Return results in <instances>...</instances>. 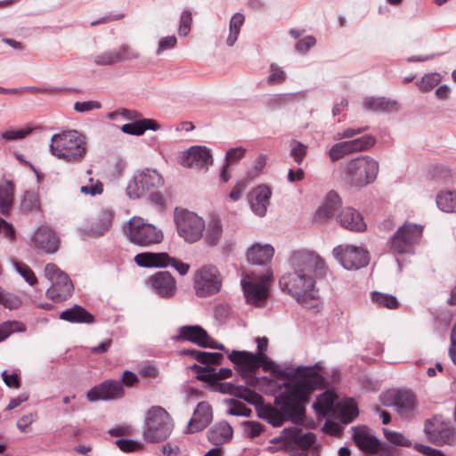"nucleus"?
Segmentation results:
<instances>
[{"label": "nucleus", "mask_w": 456, "mask_h": 456, "mask_svg": "<svg viewBox=\"0 0 456 456\" xmlns=\"http://www.w3.org/2000/svg\"><path fill=\"white\" fill-rule=\"evenodd\" d=\"M119 116L128 120H134V122L122 126L121 131L125 134L141 135L146 130L157 131L159 128V125L154 119L142 118L137 120V118L141 117V114L135 110L127 109H119L110 112L108 114V118L114 120Z\"/></svg>", "instance_id": "nucleus-13"}, {"label": "nucleus", "mask_w": 456, "mask_h": 456, "mask_svg": "<svg viewBox=\"0 0 456 456\" xmlns=\"http://www.w3.org/2000/svg\"><path fill=\"white\" fill-rule=\"evenodd\" d=\"M306 155V146L302 142L293 141L290 143V156L297 164H301Z\"/></svg>", "instance_id": "nucleus-54"}, {"label": "nucleus", "mask_w": 456, "mask_h": 456, "mask_svg": "<svg viewBox=\"0 0 456 456\" xmlns=\"http://www.w3.org/2000/svg\"><path fill=\"white\" fill-rule=\"evenodd\" d=\"M0 304L3 305L5 308L12 310L20 307L21 305V301L17 296L8 292H4V290L1 289Z\"/></svg>", "instance_id": "nucleus-53"}, {"label": "nucleus", "mask_w": 456, "mask_h": 456, "mask_svg": "<svg viewBox=\"0 0 456 456\" xmlns=\"http://www.w3.org/2000/svg\"><path fill=\"white\" fill-rule=\"evenodd\" d=\"M382 403L393 407L398 414L407 416L414 410L416 398L408 391H392L382 396Z\"/></svg>", "instance_id": "nucleus-19"}, {"label": "nucleus", "mask_w": 456, "mask_h": 456, "mask_svg": "<svg viewBox=\"0 0 456 456\" xmlns=\"http://www.w3.org/2000/svg\"><path fill=\"white\" fill-rule=\"evenodd\" d=\"M225 403L228 405L227 413L233 416L249 417L251 410L236 399H227Z\"/></svg>", "instance_id": "nucleus-48"}, {"label": "nucleus", "mask_w": 456, "mask_h": 456, "mask_svg": "<svg viewBox=\"0 0 456 456\" xmlns=\"http://www.w3.org/2000/svg\"><path fill=\"white\" fill-rule=\"evenodd\" d=\"M113 214L108 209H102L99 212L97 217L91 224L89 233L101 236L104 234L111 226Z\"/></svg>", "instance_id": "nucleus-33"}, {"label": "nucleus", "mask_w": 456, "mask_h": 456, "mask_svg": "<svg viewBox=\"0 0 456 456\" xmlns=\"http://www.w3.org/2000/svg\"><path fill=\"white\" fill-rule=\"evenodd\" d=\"M335 400L336 395L333 392L325 391L317 397L314 408L319 413L326 415L336 411Z\"/></svg>", "instance_id": "nucleus-39"}, {"label": "nucleus", "mask_w": 456, "mask_h": 456, "mask_svg": "<svg viewBox=\"0 0 456 456\" xmlns=\"http://www.w3.org/2000/svg\"><path fill=\"white\" fill-rule=\"evenodd\" d=\"M338 221L344 228L354 231L362 232L366 228L362 215L352 208H345L338 216Z\"/></svg>", "instance_id": "nucleus-29"}, {"label": "nucleus", "mask_w": 456, "mask_h": 456, "mask_svg": "<svg viewBox=\"0 0 456 456\" xmlns=\"http://www.w3.org/2000/svg\"><path fill=\"white\" fill-rule=\"evenodd\" d=\"M232 437V428L225 421L214 425L208 432V440L215 445L223 444Z\"/></svg>", "instance_id": "nucleus-31"}, {"label": "nucleus", "mask_w": 456, "mask_h": 456, "mask_svg": "<svg viewBox=\"0 0 456 456\" xmlns=\"http://www.w3.org/2000/svg\"><path fill=\"white\" fill-rule=\"evenodd\" d=\"M229 360L234 364V368L243 378L249 377L260 366L265 370L273 364L267 360L265 354H252L247 351L233 350L228 354Z\"/></svg>", "instance_id": "nucleus-11"}, {"label": "nucleus", "mask_w": 456, "mask_h": 456, "mask_svg": "<svg viewBox=\"0 0 456 456\" xmlns=\"http://www.w3.org/2000/svg\"><path fill=\"white\" fill-rule=\"evenodd\" d=\"M371 299L379 306L387 307L388 309H395L398 306V301L395 297L389 294L372 292Z\"/></svg>", "instance_id": "nucleus-47"}, {"label": "nucleus", "mask_w": 456, "mask_h": 456, "mask_svg": "<svg viewBox=\"0 0 456 456\" xmlns=\"http://www.w3.org/2000/svg\"><path fill=\"white\" fill-rule=\"evenodd\" d=\"M442 77L439 73H429L423 76L420 79L417 80L416 85L422 92H428L436 86Z\"/></svg>", "instance_id": "nucleus-44"}, {"label": "nucleus", "mask_w": 456, "mask_h": 456, "mask_svg": "<svg viewBox=\"0 0 456 456\" xmlns=\"http://www.w3.org/2000/svg\"><path fill=\"white\" fill-rule=\"evenodd\" d=\"M272 273H251L245 274L241 279V286L247 303L263 306L269 297V281Z\"/></svg>", "instance_id": "nucleus-7"}, {"label": "nucleus", "mask_w": 456, "mask_h": 456, "mask_svg": "<svg viewBox=\"0 0 456 456\" xmlns=\"http://www.w3.org/2000/svg\"><path fill=\"white\" fill-rule=\"evenodd\" d=\"M335 411L338 413V417L340 421L345 424L353 421V419L359 414L358 408L352 399L338 403L336 405Z\"/></svg>", "instance_id": "nucleus-35"}, {"label": "nucleus", "mask_w": 456, "mask_h": 456, "mask_svg": "<svg viewBox=\"0 0 456 456\" xmlns=\"http://www.w3.org/2000/svg\"><path fill=\"white\" fill-rule=\"evenodd\" d=\"M425 432L436 444L452 445L456 443L455 429L450 420L442 416H435L425 423Z\"/></svg>", "instance_id": "nucleus-15"}, {"label": "nucleus", "mask_w": 456, "mask_h": 456, "mask_svg": "<svg viewBox=\"0 0 456 456\" xmlns=\"http://www.w3.org/2000/svg\"><path fill=\"white\" fill-rule=\"evenodd\" d=\"M334 257L345 269L357 270L369 262L368 252L360 247L339 245L333 249Z\"/></svg>", "instance_id": "nucleus-16"}, {"label": "nucleus", "mask_w": 456, "mask_h": 456, "mask_svg": "<svg viewBox=\"0 0 456 456\" xmlns=\"http://www.w3.org/2000/svg\"><path fill=\"white\" fill-rule=\"evenodd\" d=\"M181 165L196 169H208L213 163L210 151L205 146H192L181 159Z\"/></svg>", "instance_id": "nucleus-21"}, {"label": "nucleus", "mask_w": 456, "mask_h": 456, "mask_svg": "<svg viewBox=\"0 0 456 456\" xmlns=\"http://www.w3.org/2000/svg\"><path fill=\"white\" fill-rule=\"evenodd\" d=\"M151 283L157 294L163 297H170L175 295V281L167 272H159L151 278Z\"/></svg>", "instance_id": "nucleus-27"}, {"label": "nucleus", "mask_w": 456, "mask_h": 456, "mask_svg": "<svg viewBox=\"0 0 456 456\" xmlns=\"http://www.w3.org/2000/svg\"><path fill=\"white\" fill-rule=\"evenodd\" d=\"M436 205L446 213L456 212V191H442L436 195Z\"/></svg>", "instance_id": "nucleus-38"}, {"label": "nucleus", "mask_w": 456, "mask_h": 456, "mask_svg": "<svg viewBox=\"0 0 456 456\" xmlns=\"http://www.w3.org/2000/svg\"><path fill=\"white\" fill-rule=\"evenodd\" d=\"M101 107V103L97 101L77 102L73 105L74 110L81 113L88 112L93 110H98Z\"/></svg>", "instance_id": "nucleus-59"}, {"label": "nucleus", "mask_w": 456, "mask_h": 456, "mask_svg": "<svg viewBox=\"0 0 456 456\" xmlns=\"http://www.w3.org/2000/svg\"><path fill=\"white\" fill-rule=\"evenodd\" d=\"M204 240L208 246H216L221 240L223 235V226L221 219L218 216H211L206 224Z\"/></svg>", "instance_id": "nucleus-32"}, {"label": "nucleus", "mask_w": 456, "mask_h": 456, "mask_svg": "<svg viewBox=\"0 0 456 456\" xmlns=\"http://www.w3.org/2000/svg\"><path fill=\"white\" fill-rule=\"evenodd\" d=\"M352 430L354 441L360 450L370 453L379 452L380 443L370 428L363 426L354 427Z\"/></svg>", "instance_id": "nucleus-22"}, {"label": "nucleus", "mask_w": 456, "mask_h": 456, "mask_svg": "<svg viewBox=\"0 0 456 456\" xmlns=\"http://www.w3.org/2000/svg\"><path fill=\"white\" fill-rule=\"evenodd\" d=\"M232 370L229 368H221L219 370H216L215 368H211L209 370H206L204 374H199L198 379L202 381H216L220 379H225L232 377Z\"/></svg>", "instance_id": "nucleus-43"}, {"label": "nucleus", "mask_w": 456, "mask_h": 456, "mask_svg": "<svg viewBox=\"0 0 456 456\" xmlns=\"http://www.w3.org/2000/svg\"><path fill=\"white\" fill-rule=\"evenodd\" d=\"M174 422L169 413L160 406L148 410L142 428L143 439L150 443L166 440L172 433Z\"/></svg>", "instance_id": "nucleus-4"}, {"label": "nucleus", "mask_w": 456, "mask_h": 456, "mask_svg": "<svg viewBox=\"0 0 456 456\" xmlns=\"http://www.w3.org/2000/svg\"><path fill=\"white\" fill-rule=\"evenodd\" d=\"M49 151L53 156L65 162H80L87 153L86 135L77 130L54 134L51 137Z\"/></svg>", "instance_id": "nucleus-3"}, {"label": "nucleus", "mask_w": 456, "mask_h": 456, "mask_svg": "<svg viewBox=\"0 0 456 456\" xmlns=\"http://www.w3.org/2000/svg\"><path fill=\"white\" fill-rule=\"evenodd\" d=\"M192 23V14L190 10H183L180 16V24L178 28V34L181 37L189 35Z\"/></svg>", "instance_id": "nucleus-51"}, {"label": "nucleus", "mask_w": 456, "mask_h": 456, "mask_svg": "<svg viewBox=\"0 0 456 456\" xmlns=\"http://www.w3.org/2000/svg\"><path fill=\"white\" fill-rule=\"evenodd\" d=\"M31 132V128L10 129L2 133L1 137L6 141L20 140L26 137Z\"/></svg>", "instance_id": "nucleus-56"}, {"label": "nucleus", "mask_w": 456, "mask_h": 456, "mask_svg": "<svg viewBox=\"0 0 456 456\" xmlns=\"http://www.w3.org/2000/svg\"><path fill=\"white\" fill-rule=\"evenodd\" d=\"M177 43V39L175 36H168L163 37L159 43V48L157 54H160L165 50L173 48Z\"/></svg>", "instance_id": "nucleus-62"}, {"label": "nucleus", "mask_w": 456, "mask_h": 456, "mask_svg": "<svg viewBox=\"0 0 456 456\" xmlns=\"http://www.w3.org/2000/svg\"><path fill=\"white\" fill-rule=\"evenodd\" d=\"M245 17L240 12H236L232 15L229 24V35L226 39V44L229 46H232L238 39V36L240 32V28L243 25Z\"/></svg>", "instance_id": "nucleus-40"}, {"label": "nucleus", "mask_w": 456, "mask_h": 456, "mask_svg": "<svg viewBox=\"0 0 456 456\" xmlns=\"http://www.w3.org/2000/svg\"><path fill=\"white\" fill-rule=\"evenodd\" d=\"M315 38L312 36H308V37H305V38H303L302 40H300L299 42H297V44L296 45V49L299 52V53H305L307 52L312 46H314L315 45Z\"/></svg>", "instance_id": "nucleus-63"}, {"label": "nucleus", "mask_w": 456, "mask_h": 456, "mask_svg": "<svg viewBox=\"0 0 456 456\" xmlns=\"http://www.w3.org/2000/svg\"><path fill=\"white\" fill-rule=\"evenodd\" d=\"M364 110L373 112H395L397 102L386 97H366L362 101Z\"/></svg>", "instance_id": "nucleus-30"}, {"label": "nucleus", "mask_w": 456, "mask_h": 456, "mask_svg": "<svg viewBox=\"0 0 456 456\" xmlns=\"http://www.w3.org/2000/svg\"><path fill=\"white\" fill-rule=\"evenodd\" d=\"M289 263L292 271L280 279L281 289L305 308L314 307L318 296L315 283L325 274L324 261L313 251L299 250L293 253Z\"/></svg>", "instance_id": "nucleus-2"}, {"label": "nucleus", "mask_w": 456, "mask_h": 456, "mask_svg": "<svg viewBox=\"0 0 456 456\" xmlns=\"http://www.w3.org/2000/svg\"><path fill=\"white\" fill-rule=\"evenodd\" d=\"M351 142L356 153L360 151H368L370 148H372L376 143V139L374 136L370 134H365L359 138L351 140Z\"/></svg>", "instance_id": "nucleus-49"}, {"label": "nucleus", "mask_w": 456, "mask_h": 456, "mask_svg": "<svg viewBox=\"0 0 456 456\" xmlns=\"http://www.w3.org/2000/svg\"><path fill=\"white\" fill-rule=\"evenodd\" d=\"M273 252L270 244L255 243L248 249L246 257L248 263L264 265L271 261Z\"/></svg>", "instance_id": "nucleus-28"}, {"label": "nucleus", "mask_w": 456, "mask_h": 456, "mask_svg": "<svg viewBox=\"0 0 456 456\" xmlns=\"http://www.w3.org/2000/svg\"><path fill=\"white\" fill-rule=\"evenodd\" d=\"M60 317L71 322L92 323L94 322V316L79 305L63 311Z\"/></svg>", "instance_id": "nucleus-34"}, {"label": "nucleus", "mask_w": 456, "mask_h": 456, "mask_svg": "<svg viewBox=\"0 0 456 456\" xmlns=\"http://www.w3.org/2000/svg\"><path fill=\"white\" fill-rule=\"evenodd\" d=\"M89 184L84 185L80 188V191L84 194H89L91 196L100 195L102 193L103 185L100 180H94L90 177L88 179Z\"/></svg>", "instance_id": "nucleus-55"}, {"label": "nucleus", "mask_w": 456, "mask_h": 456, "mask_svg": "<svg viewBox=\"0 0 456 456\" xmlns=\"http://www.w3.org/2000/svg\"><path fill=\"white\" fill-rule=\"evenodd\" d=\"M423 228L421 225L405 223L391 239V248L398 254L412 252L414 245L419 240Z\"/></svg>", "instance_id": "nucleus-14"}, {"label": "nucleus", "mask_w": 456, "mask_h": 456, "mask_svg": "<svg viewBox=\"0 0 456 456\" xmlns=\"http://www.w3.org/2000/svg\"><path fill=\"white\" fill-rule=\"evenodd\" d=\"M319 364L298 366L295 370H277V378L283 380L284 390L276 397L279 409L263 403V397L245 387L230 386L222 389L238 398L243 399L256 408L260 419L267 420L273 427H281L286 420L296 425L301 424L305 417V404L312 391L324 386L323 377L318 373Z\"/></svg>", "instance_id": "nucleus-1"}, {"label": "nucleus", "mask_w": 456, "mask_h": 456, "mask_svg": "<svg viewBox=\"0 0 456 456\" xmlns=\"http://www.w3.org/2000/svg\"><path fill=\"white\" fill-rule=\"evenodd\" d=\"M134 262L142 267H166L173 266L181 275H185L190 265L180 260L169 256L167 253H140L134 256Z\"/></svg>", "instance_id": "nucleus-17"}, {"label": "nucleus", "mask_w": 456, "mask_h": 456, "mask_svg": "<svg viewBox=\"0 0 456 456\" xmlns=\"http://www.w3.org/2000/svg\"><path fill=\"white\" fill-rule=\"evenodd\" d=\"M272 191L266 185H258L249 193V203L252 211L264 216L267 211Z\"/></svg>", "instance_id": "nucleus-26"}, {"label": "nucleus", "mask_w": 456, "mask_h": 456, "mask_svg": "<svg viewBox=\"0 0 456 456\" xmlns=\"http://www.w3.org/2000/svg\"><path fill=\"white\" fill-rule=\"evenodd\" d=\"M116 51L118 57V62L131 61L140 57V53L135 49L126 44L120 45Z\"/></svg>", "instance_id": "nucleus-50"}, {"label": "nucleus", "mask_w": 456, "mask_h": 456, "mask_svg": "<svg viewBox=\"0 0 456 456\" xmlns=\"http://www.w3.org/2000/svg\"><path fill=\"white\" fill-rule=\"evenodd\" d=\"M284 436L289 444L302 450L309 449L315 442L316 436L312 432H304L298 427H291L283 430Z\"/></svg>", "instance_id": "nucleus-25"}, {"label": "nucleus", "mask_w": 456, "mask_h": 456, "mask_svg": "<svg viewBox=\"0 0 456 456\" xmlns=\"http://www.w3.org/2000/svg\"><path fill=\"white\" fill-rule=\"evenodd\" d=\"M244 426L245 432L250 437H256L262 432V426L258 422L246 421Z\"/></svg>", "instance_id": "nucleus-64"}, {"label": "nucleus", "mask_w": 456, "mask_h": 456, "mask_svg": "<svg viewBox=\"0 0 456 456\" xmlns=\"http://www.w3.org/2000/svg\"><path fill=\"white\" fill-rule=\"evenodd\" d=\"M116 444L125 452H135L142 448V444L139 442L126 438L118 439Z\"/></svg>", "instance_id": "nucleus-58"}, {"label": "nucleus", "mask_w": 456, "mask_h": 456, "mask_svg": "<svg viewBox=\"0 0 456 456\" xmlns=\"http://www.w3.org/2000/svg\"><path fill=\"white\" fill-rule=\"evenodd\" d=\"M174 221L178 235L188 243H195L203 238L206 228L204 219L187 209L175 208Z\"/></svg>", "instance_id": "nucleus-6"}, {"label": "nucleus", "mask_w": 456, "mask_h": 456, "mask_svg": "<svg viewBox=\"0 0 456 456\" xmlns=\"http://www.w3.org/2000/svg\"><path fill=\"white\" fill-rule=\"evenodd\" d=\"M124 395L123 385L118 380H105L104 382L94 386L86 393V398L89 402L110 401L121 398Z\"/></svg>", "instance_id": "nucleus-20"}, {"label": "nucleus", "mask_w": 456, "mask_h": 456, "mask_svg": "<svg viewBox=\"0 0 456 456\" xmlns=\"http://www.w3.org/2000/svg\"><path fill=\"white\" fill-rule=\"evenodd\" d=\"M40 207L37 194L32 191H27L21 201V208L24 211L38 210Z\"/></svg>", "instance_id": "nucleus-52"}, {"label": "nucleus", "mask_w": 456, "mask_h": 456, "mask_svg": "<svg viewBox=\"0 0 456 456\" xmlns=\"http://www.w3.org/2000/svg\"><path fill=\"white\" fill-rule=\"evenodd\" d=\"M26 327L23 323L15 321H7L0 324V342L6 339L12 333L15 331L23 332Z\"/></svg>", "instance_id": "nucleus-46"}, {"label": "nucleus", "mask_w": 456, "mask_h": 456, "mask_svg": "<svg viewBox=\"0 0 456 456\" xmlns=\"http://www.w3.org/2000/svg\"><path fill=\"white\" fill-rule=\"evenodd\" d=\"M341 200L338 194L330 191L327 194L324 203L317 211L318 217H331L335 215V212L339 208Z\"/></svg>", "instance_id": "nucleus-36"}, {"label": "nucleus", "mask_w": 456, "mask_h": 456, "mask_svg": "<svg viewBox=\"0 0 456 456\" xmlns=\"http://www.w3.org/2000/svg\"><path fill=\"white\" fill-rule=\"evenodd\" d=\"M161 175L156 169L145 168L138 171L126 186V194L130 199L144 196L151 189L163 184Z\"/></svg>", "instance_id": "nucleus-10"}, {"label": "nucleus", "mask_w": 456, "mask_h": 456, "mask_svg": "<svg viewBox=\"0 0 456 456\" xmlns=\"http://www.w3.org/2000/svg\"><path fill=\"white\" fill-rule=\"evenodd\" d=\"M183 354L192 356L195 360L203 364L219 363L224 358L223 354L220 353H208L195 349L184 350Z\"/></svg>", "instance_id": "nucleus-41"}, {"label": "nucleus", "mask_w": 456, "mask_h": 456, "mask_svg": "<svg viewBox=\"0 0 456 456\" xmlns=\"http://www.w3.org/2000/svg\"><path fill=\"white\" fill-rule=\"evenodd\" d=\"M127 236L132 243L141 247L158 244L163 240L161 230L136 216L131 218L128 223Z\"/></svg>", "instance_id": "nucleus-9"}, {"label": "nucleus", "mask_w": 456, "mask_h": 456, "mask_svg": "<svg viewBox=\"0 0 456 456\" xmlns=\"http://www.w3.org/2000/svg\"><path fill=\"white\" fill-rule=\"evenodd\" d=\"M176 339L190 341L205 348L209 347L224 350L223 345H218L217 342L214 341L207 331L199 325H186L181 327Z\"/></svg>", "instance_id": "nucleus-18"}, {"label": "nucleus", "mask_w": 456, "mask_h": 456, "mask_svg": "<svg viewBox=\"0 0 456 456\" xmlns=\"http://www.w3.org/2000/svg\"><path fill=\"white\" fill-rule=\"evenodd\" d=\"M13 201V185L10 181L0 183V212L7 215Z\"/></svg>", "instance_id": "nucleus-37"}, {"label": "nucleus", "mask_w": 456, "mask_h": 456, "mask_svg": "<svg viewBox=\"0 0 456 456\" xmlns=\"http://www.w3.org/2000/svg\"><path fill=\"white\" fill-rule=\"evenodd\" d=\"M44 275L51 282V286L45 292L49 299L61 302L71 296L74 289L73 283L56 265L47 264L44 269Z\"/></svg>", "instance_id": "nucleus-8"}, {"label": "nucleus", "mask_w": 456, "mask_h": 456, "mask_svg": "<svg viewBox=\"0 0 456 456\" xmlns=\"http://www.w3.org/2000/svg\"><path fill=\"white\" fill-rule=\"evenodd\" d=\"M286 75L283 70L276 64L271 65V74L268 77V81L271 84H279L285 80Z\"/></svg>", "instance_id": "nucleus-61"}, {"label": "nucleus", "mask_w": 456, "mask_h": 456, "mask_svg": "<svg viewBox=\"0 0 456 456\" xmlns=\"http://www.w3.org/2000/svg\"><path fill=\"white\" fill-rule=\"evenodd\" d=\"M384 435L391 444L403 446L410 445V441L401 433L384 428Z\"/></svg>", "instance_id": "nucleus-57"}, {"label": "nucleus", "mask_w": 456, "mask_h": 456, "mask_svg": "<svg viewBox=\"0 0 456 456\" xmlns=\"http://www.w3.org/2000/svg\"><path fill=\"white\" fill-rule=\"evenodd\" d=\"M12 266L14 267L15 271L30 285L33 286L37 284V278L33 272V270L26 264L12 261Z\"/></svg>", "instance_id": "nucleus-45"}, {"label": "nucleus", "mask_w": 456, "mask_h": 456, "mask_svg": "<svg viewBox=\"0 0 456 456\" xmlns=\"http://www.w3.org/2000/svg\"><path fill=\"white\" fill-rule=\"evenodd\" d=\"M213 412L210 404L200 402L194 410L193 415L187 427L188 433H195L203 430L212 421Z\"/></svg>", "instance_id": "nucleus-23"}, {"label": "nucleus", "mask_w": 456, "mask_h": 456, "mask_svg": "<svg viewBox=\"0 0 456 456\" xmlns=\"http://www.w3.org/2000/svg\"><path fill=\"white\" fill-rule=\"evenodd\" d=\"M116 49L100 52L93 56V62L97 66H113L118 63Z\"/></svg>", "instance_id": "nucleus-42"}, {"label": "nucleus", "mask_w": 456, "mask_h": 456, "mask_svg": "<svg viewBox=\"0 0 456 456\" xmlns=\"http://www.w3.org/2000/svg\"><path fill=\"white\" fill-rule=\"evenodd\" d=\"M379 170V165L375 159L368 155H362L347 161L346 165V181L351 186L361 189L376 180Z\"/></svg>", "instance_id": "nucleus-5"}, {"label": "nucleus", "mask_w": 456, "mask_h": 456, "mask_svg": "<svg viewBox=\"0 0 456 456\" xmlns=\"http://www.w3.org/2000/svg\"><path fill=\"white\" fill-rule=\"evenodd\" d=\"M222 287V277L214 265H204L194 274V289L200 297L216 294Z\"/></svg>", "instance_id": "nucleus-12"}, {"label": "nucleus", "mask_w": 456, "mask_h": 456, "mask_svg": "<svg viewBox=\"0 0 456 456\" xmlns=\"http://www.w3.org/2000/svg\"><path fill=\"white\" fill-rule=\"evenodd\" d=\"M32 246L46 253H53L58 249L59 240L49 227L41 226L34 234Z\"/></svg>", "instance_id": "nucleus-24"}, {"label": "nucleus", "mask_w": 456, "mask_h": 456, "mask_svg": "<svg viewBox=\"0 0 456 456\" xmlns=\"http://www.w3.org/2000/svg\"><path fill=\"white\" fill-rule=\"evenodd\" d=\"M245 150L242 147L232 148L226 152L225 163L232 165L243 158Z\"/></svg>", "instance_id": "nucleus-60"}]
</instances>
